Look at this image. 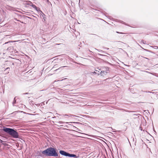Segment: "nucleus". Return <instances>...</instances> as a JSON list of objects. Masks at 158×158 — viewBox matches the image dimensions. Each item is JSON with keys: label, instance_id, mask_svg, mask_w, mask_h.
I'll list each match as a JSON object with an SVG mask.
<instances>
[{"label": "nucleus", "instance_id": "obj_1", "mask_svg": "<svg viewBox=\"0 0 158 158\" xmlns=\"http://www.w3.org/2000/svg\"><path fill=\"white\" fill-rule=\"evenodd\" d=\"M3 130L14 138H17L19 137L18 132L13 129L4 127Z\"/></svg>", "mask_w": 158, "mask_h": 158}, {"label": "nucleus", "instance_id": "obj_2", "mask_svg": "<svg viewBox=\"0 0 158 158\" xmlns=\"http://www.w3.org/2000/svg\"><path fill=\"white\" fill-rule=\"evenodd\" d=\"M44 154L50 156H57L58 154L56 152L55 149L52 148H49L42 152Z\"/></svg>", "mask_w": 158, "mask_h": 158}, {"label": "nucleus", "instance_id": "obj_3", "mask_svg": "<svg viewBox=\"0 0 158 158\" xmlns=\"http://www.w3.org/2000/svg\"><path fill=\"white\" fill-rule=\"evenodd\" d=\"M60 153L62 155H63L65 156H68L69 157H75L77 158L76 155L73 154H70L68 153H67L64 151L60 150L59 151Z\"/></svg>", "mask_w": 158, "mask_h": 158}, {"label": "nucleus", "instance_id": "obj_4", "mask_svg": "<svg viewBox=\"0 0 158 158\" xmlns=\"http://www.w3.org/2000/svg\"><path fill=\"white\" fill-rule=\"evenodd\" d=\"M101 76H103L104 75H106L107 74L108 72L106 71H101L100 72Z\"/></svg>", "mask_w": 158, "mask_h": 158}, {"label": "nucleus", "instance_id": "obj_5", "mask_svg": "<svg viewBox=\"0 0 158 158\" xmlns=\"http://www.w3.org/2000/svg\"><path fill=\"white\" fill-rule=\"evenodd\" d=\"M101 72H99V71H98L97 70H95L94 72H92V73H95V74H97L98 75H99L101 74L100 73Z\"/></svg>", "mask_w": 158, "mask_h": 158}, {"label": "nucleus", "instance_id": "obj_6", "mask_svg": "<svg viewBox=\"0 0 158 158\" xmlns=\"http://www.w3.org/2000/svg\"><path fill=\"white\" fill-rule=\"evenodd\" d=\"M9 41V42H6L5 43V44H7L9 42H12V43H13V42H16V41Z\"/></svg>", "mask_w": 158, "mask_h": 158}, {"label": "nucleus", "instance_id": "obj_7", "mask_svg": "<svg viewBox=\"0 0 158 158\" xmlns=\"http://www.w3.org/2000/svg\"><path fill=\"white\" fill-rule=\"evenodd\" d=\"M15 102H16V100H15V98L14 99V100L13 102V104H14L15 103Z\"/></svg>", "mask_w": 158, "mask_h": 158}, {"label": "nucleus", "instance_id": "obj_8", "mask_svg": "<svg viewBox=\"0 0 158 158\" xmlns=\"http://www.w3.org/2000/svg\"><path fill=\"white\" fill-rule=\"evenodd\" d=\"M116 33H120V34H124V33H122V32H118V31H116Z\"/></svg>", "mask_w": 158, "mask_h": 158}, {"label": "nucleus", "instance_id": "obj_9", "mask_svg": "<svg viewBox=\"0 0 158 158\" xmlns=\"http://www.w3.org/2000/svg\"><path fill=\"white\" fill-rule=\"evenodd\" d=\"M141 42H142L144 44H146L145 43H144V40H142Z\"/></svg>", "mask_w": 158, "mask_h": 158}, {"label": "nucleus", "instance_id": "obj_10", "mask_svg": "<svg viewBox=\"0 0 158 158\" xmlns=\"http://www.w3.org/2000/svg\"><path fill=\"white\" fill-rule=\"evenodd\" d=\"M6 70H10V68H6Z\"/></svg>", "mask_w": 158, "mask_h": 158}, {"label": "nucleus", "instance_id": "obj_11", "mask_svg": "<svg viewBox=\"0 0 158 158\" xmlns=\"http://www.w3.org/2000/svg\"><path fill=\"white\" fill-rule=\"evenodd\" d=\"M67 67L66 66H63V67H60L59 68H62V67Z\"/></svg>", "mask_w": 158, "mask_h": 158}, {"label": "nucleus", "instance_id": "obj_12", "mask_svg": "<svg viewBox=\"0 0 158 158\" xmlns=\"http://www.w3.org/2000/svg\"><path fill=\"white\" fill-rule=\"evenodd\" d=\"M56 66V65L55 66H54V67L53 68H54L55 67V66Z\"/></svg>", "mask_w": 158, "mask_h": 158}, {"label": "nucleus", "instance_id": "obj_13", "mask_svg": "<svg viewBox=\"0 0 158 158\" xmlns=\"http://www.w3.org/2000/svg\"><path fill=\"white\" fill-rule=\"evenodd\" d=\"M109 128H111V129H112V128L111 127H109Z\"/></svg>", "mask_w": 158, "mask_h": 158}]
</instances>
